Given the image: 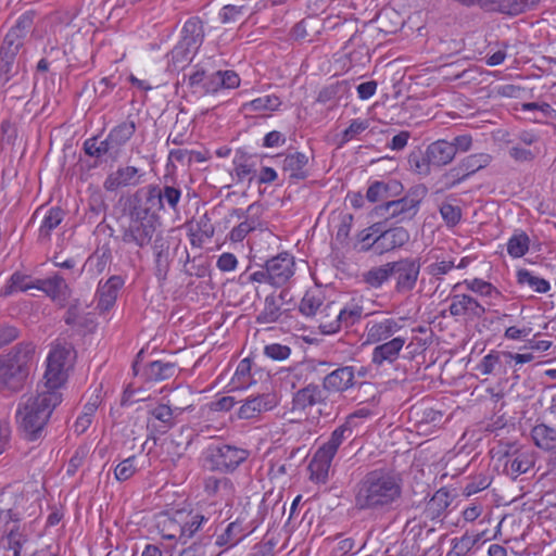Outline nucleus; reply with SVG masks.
<instances>
[{
	"label": "nucleus",
	"mask_w": 556,
	"mask_h": 556,
	"mask_svg": "<svg viewBox=\"0 0 556 556\" xmlns=\"http://www.w3.org/2000/svg\"><path fill=\"white\" fill-rule=\"evenodd\" d=\"M400 479L389 471L372 470L359 482L355 494L358 509H382L401 495Z\"/></svg>",
	"instance_id": "obj_1"
},
{
	"label": "nucleus",
	"mask_w": 556,
	"mask_h": 556,
	"mask_svg": "<svg viewBox=\"0 0 556 556\" xmlns=\"http://www.w3.org/2000/svg\"><path fill=\"white\" fill-rule=\"evenodd\" d=\"M60 392L39 388L36 395L24 399L16 412L22 430L29 440H36L49 420L53 409L61 403Z\"/></svg>",
	"instance_id": "obj_2"
},
{
	"label": "nucleus",
	"mask_w": 556,
	"mask_h": 556,
	"mask_svg": "<svg viewBox=\"0 0 556 556\" xmlns=\"http://www.w3.org/2000/svg\"><path fill=\"white\" fill-rule=\"evenodd\" d=\"M75 351L68 343H55L51 346L46 358L43 383L39 386L45 391L59 392L65 383L67 374L73 366Z\"/></svg>",
	"instance_id": "obj_3"
},
{
	"label": "nucleus",
	"mask_w": 556,
	"mask_h": 556,
	"mask_svg": "<svg viewBox=\"0 0 556 556\" xmlns=\"http://www.w3.org/2000/svg\"><path fill=\"white\" fill-rule=\"evenodd\" d=\"M352 435V429L349 425L337 427L325 442L314 454L309 463L311 478L317 482H325L338 448Z\"/></svg>",
	"instance_id": "obj_4"
},
{
	"label": "nucleus",
	"mask_w": 556,
	"mask_h": 556,
	"mask_svg": "<svg viewBox=\"0 0 556 556\" xmlns=\"http://www.w3.org/2000/svg\"><path fill=\"white\" fill-rule=\"evenodd\" d=\"M160 226L159 216L149 208L135 206L130 212L129 225L123 232L125 243H134L139 248L148 245Z\"/></svg>",
	"instance_id": "obj_5"
},
{
	"label": "nucleus",
	"mask_w": 556,
	"mask_h": 556,
	"mask_svg": "<svg viewBox=\"0 0 556 556\" xmlns=\"http://www.w3.org/2000/svg\"><path fill=\"white\" fill-rule=\"evenodd\" d=\"M27 375L26 353H10L0 357V392L20 390Z\"/></svg>",
	"instance_id": "obj_6"
},
{
	"label": "nucleus",
	"mask_w": 556,
	"mask_h": 556,
	"mask_svg": "<svg viewBox=\"0 0 556 556\" xmlns=\"http://www.w3.org/2000/svg\"><path fill=\"white\" fill-rule=\"evenodd\" d=\"M249 456L244 448L222 444L210 448L208 458L212 468L219 471H232Z\"/></svg>",
	"instance_id": "obj_7"
},
{
	"label": "nucleus",
	"mask_w": 556,
	"mask_h": 556,
	"mask_svg": "<svg viewBox=\"0 0 556 556\" xmlns=\"http://www.w3.org/2000/svg\"><path fill=\"white\" fill-rule=\"evenodd\" d=\"M404 317L371 319L365 326L366 343H380L392 339L404 328Z\"/></svg>",
	"instance_id": "obj_8"
},
{
	"label": "nucleus",
	"mask_w": 556,
	"mask_h": 556,
	"mask_svg": "<svg viewBox=\"0 0 556 556\" xmlns=\"http://www.w3.org/2000/svg\"><path fill=\"white\" fill-rule=\"evenodd\" d=\"M392 276H395V289L400 293L412 291L418 280L420 263L416 258H402L391 262Z\"/></svg>",
	"instance_id": "obj_9"
},
{
	"label": "nucleus",
	"mask_w": 556,
	"mask_h": 556,
	"mask_svg": "<svg viewBox=\"0 0 556 556\" xmlns=\"http://www.w3.org/2000/svg\"><path fill=\"white\" fill-rule=\"evenodd\" d=\"M409 232L403 227H395L382 230L379 224V232L374 238L371 245H375V254L383 255L390 251L402 248L409 241Z\"/></svg>",
	"instance_id": "obj_10"
},
{
	"label": "nucleus",
	"mask_w": 556,
	"mask_h": 556,
	"mask_svg": "<svg viewBox=\"0 0 556 556\" xmlns=\"http://www.w3.org/2000/svg\"><path fill=\"white\" fill-rule=\"evenodd\" d=\"M204 492L207 500L217 501L225 506H230L236 495V488L227 477L208 476L204 479Z\"/></svg>",
	"instance_id": "obj_11"
},
{
	"label": "nucleus",
	"mask_w": 556,
	"mask_h": 556,
	"mask_svg": "<svg viewBox=\"0 0 556 556\" xmlns=\"http://www.w3.org/2000/svg\"><path fill=\"white\" fill-rule=\"evenodd\" d=\"M198 514L193 510H176V521H173L175 526V532L166 534V539L180 540L186 543L191 539L204 525L202 520L198 518Z\"/></svg>",
	"instance_id": "obj_12"
},
{
	"label": "nucleus",
	"mask_w": 556,
	"mask_h": 556,
	"mask_svg": "<svg viewBox=\"0 0 556 556\" xmlns=\"http://www.w3.org/2000/svg\"><path fill=\"white\" fill-rule=\"evenodd\" d=\"M271 275V286L282 287L294 275L295 261L289 253H280L266 262Z\"/></svg>",
	"instance_id": "obj_13"
},
{
	"label": "nucleus",
	"mask_w": 556,
	"mask_h": 556,
	"mask_svg": "<svg viewBox=\"0 0 556 556\" xmlns=\"http://www.w3.org/2000/svg\"><path fill=\"white\" fill-rule=\"evenodd\" d=\"M450 300L448 312L455 318H479L485 313L484 306L468 294H454Z\"/></svg>",
	"instance_id": "obj_14"
},
{
	"label": "nucleus",
	"mask_w": 556,
	"mask_h": 556,
	"mask_svg": "<svg viewBox=\"0 0 556 556\" xmlns=\"http://www.w3.org/2000/svg\"><path fill=\"white\" fill-rule=\"evenodd\" d=\"M406 337L396 336L390 340L380 342L371 353V363L376 366L393 364L400 357L401 351L406 344Z\"/></svg>",
	"instance_id": "obj_15"
},
{
	"label": "nucleus",
	"mask_w": 556,
	"mask_h": 556,
	"mask_svg": "<svg viewBox=\"0 0 556 556\" xmlns=\"http://www.w3.org/2000/svg\"><path fill=\"white\" fill-rule=\"evenodd\" d=\"M21 47L15 33H9L0 49V83L7 84L12 76L13 64Z\"/></svg>",
	"instance_id": "obj_16"
},
{
	"label": "nucleus",
	"mask_w": 556,
	"mask_h": 556,
	"mask_svg": "<svg viewBox=\"0 0 556 556\" xmlns=\"http://www.w3.org/2000/svg\"><path fill=\"white\" fill-rule=\"evenodd\" d=\"M308 157L305 153L293 152L282 156L281 170L291 182H299L308 176Z\"/></svg>",
	"instance_id": "obj_17"
},
{
	"label": "nucleus",
	"mask_w": 556,
	"mask_h": 556,
	"mask_svg": "<svg viewBox=\"0 0 556 556\" xmlns=\"http://www.w3.org/2000/svg\"><path fill=\"white\" fill-rule=\"evenodd\" d=\"M355 383V371L353 366H344L334 369L324 379V388L329 392H343Z\"/></svg>",
	"instance_id": "obj_18"
},
{
	"label": "nucleus",
	"mask_w": 556,
	"mask_h": 556,
	"mask_svg": "<svg viewBox=\"0 0 556 556\" xmlns=\"http://www.w3.org/2000/svg\"><path fill=\"white\" fill-rule=\"evenodd\" d=\"M124 283L125 280L121 276H112L99 287L98 308L102 313L110 311L114 306L118 292Z\"/></svg>",
	"instance_id": "obj_19"
},
{
	"label": "nucleus",
	"mask_w": 556,
	"mask_h": 556,
	"mask_svg": "<svg viewBox=\"0 0 556 556\" xmlns=\"http://www.w3.org/2000/svg\"><path fill=\"white\" fill-rule=\"evenodd\" d=\"M139 182L138 168L135 166L119 167L104 180V189L115 191L121 187L135 186Z\"/></svg>",
	"instance_id": "obj_20"
},
{
	"label": "nucleus",
	"mask_w": 556,
	"mask_h": 556,
	"mask_svg": "<svg viewBox=\"0 0 556 556\" xmlns=\"http://www.w3.org/2000/svg\"><path fill=\"white\" fill-rule=\"evenodd\" d=\"M275 404V396L271 394H261L254 397H249L241 405L239 416L244 419H250L262 412L271 409Z\"/></svg>",
	"instance_id": "obj_21"
},
{
	"label": "nucleus",
	"mask_w": 556,
	"mask_h": 556,
	"mask_svg": "<svg viewBox=\"0 0 556 556\" xmlns=\"http://www.w3.org/2000/svg\"><path fill=\"white\" fill-rule=\"evenodd\" d=\"M465 286L469 291L488 300L490 305L496 304L502 298V292L491 282L481 278L465 279L463 282L457 283L455 288Z\"/></svg>",
	"instance_id": "obj_22"
},
{
	"label": "nucleus",
	"mask_w": 556,
	"mask_h": 556,
	"mask_svg": "<svg viewBox=\"0 0 556 556\" xmlns=\"http://www.w3.org/2000/svg\"><path fill=\"white\" fill-rule=\"evenodd\" d=\"M455 157V147L446 140L432 142L427 149L428 162L434 166H443Z\"/></svg>",
	"instance_id": "obj_23"
},
{
	"label": "nucleus",
	"mask_w": 556,
	"mask_h": 556,
	"mask_svg": "<svg viewBox=\"0 0 556 556\" xmlns=\"http://www.w3.org/2000/svg\"><path fill=\"white\" fill-rule=\"evenodd\" d=\"M36 289L43 291L53 301H58L60 303H63L68 294V287L65 280L59 275L37 280Z\"/></svg>",
	"instance_id": "obj_24"
},
{
	"label": "nucleus",
	"mask_w": 556,
	"mask_h": 556,
	"mask_svg": "<svg viewBox=\"0 0 556 556\" xmlns=\"http://www.w3.org/2000/svg\"><path fill=\"white\" fill-rule=\"evenodd\" d=\"M419 201L415 198H402L400 200L390 201L386 204V210L390 216L397 217L400 220L410 219L418 211Z\"/></svg>",
	"instance_id": "obj_25"
},
{
	"label": "nucleus",
	"mask_w": 556,
	"mask_h": 556,
	"mask_svg": "<svg viewBox=\"0 0 556 556\" xmlns=\"http://www.w3.org/2000/svg\"><path fill=\"white\" fill-rule=\"evenodd\" d=\"M101 403L100 392L96 391L84 405L83 412L77 417L74 424V430L76 433H84L92 424L94 414Z\"/></svg>",
	"instance_id": "obj_26"
},
{
	"label": "nucleus",
	"mask_w": 556,
	"mask_h": 556,
	"mask_svg": "<svg viewBox=\"0 0 556 556\" xmlns=\"http://www.w3.org/2000/svg\"><path fill=\"white\" fill-rule=\"evenodd\" d=\"M204 38L203 24L199 17L189 18L181 30L180 41L191 46V48H198L202 45Z\"/></svg>",
	"instance_id": "obj_27"
},
{
	"label": "nucleus",
	"mask_w": 556,
	"mask_h": 556,
	"mask_svg": "<svg viewBox=\"0 0 556 556\" xmlns=\"http://www.w3.org/2000/svg\"><path fill=\"white\" fill-rule=\"evenodd\" d=\"M481 535H472L470 532H465L459 538H454L451 541V549L446 556H467L475 547H480Z\"/></svg>",
	"instance_id": "obj_28"
},
{
	"label": "nucleus",
	"mask_w": 556,
	"mask_h": 556,
	"mask_svg": "<svg viewBox=\"0 0 556 556\" xmlns=\"http://www.w3.org/2000/svg\"><path fill=\"white\" fill-rule=\"evenodd\" d=\"M534 465L533 456L528 452H521L509 458L505 464V471L513 479L526 473Z\"/></svg>",
	"instance_id": "obj_29"
},
{
	"label": "nucleus",
	"mask_w": 556,
	"mask_h": 556,
	"mask_svg": "<svg viewBox=\"0 0 556 556\" xmlns=\"http://www.w3.org/2000/svg\"><path fill=\"white\" fill-rule=\"evenodd\" d=\"M281 105L280 99L275 94H266L242 104V110L249 113H265L277 111Z\"/></svg>",
	"instance_id": "obj_30"
},
{
	"label": "nucleus",
	"mask_w": 556,
	"mask_h": 556,
	"mask_svg": "<svg viewBox=\"0 0 556 556\" xmlns=\"http://www.w3.org/2000/svg\"><path fill=\"white\" fill-rule=\"evenodd\" d=\"M516 276L517 282L520 286L528 287L534 292L546 293L551 289V285L546 279L535 275L533 271L529 269H519Z\"/></svg>",
	"instance_id": "obj_31"
},
{
	"label": "nucleus",
	"mask_w": 556,
	"mask_h": 556,
	"mask_svg": "<svg viewBox=\"0 0 556 556\" xmlns=\"http://www.w3.org/2000/svg\"><path fill=\"white\" fill-rule=\"evenodd\" d=\"M136 124L132 121H126L115 126L109 134L105 143L112 147L124 146L135 134Z\"/></svg>",
	"instance_id": "obj_32"
},
{
	"label": "nucleus",
	"mask_w": 556,
	"mask_h": 556,
	"mask_svg": "<svg viewBox=\"0 0 556 556\" xmlns=\"http://www.w3.org/2000/svg\"><path fill=\"white\" fill-rule=\"evenodd\" d=\"M176 365L170 362L164 361H154L151 362L144 369V375L147 379L161 381L166 380L175 376L176 374Z\"/></svg>",
	"instance_id": "obj_33"
},
{
	"label": "nucleus",
	"mask_w": 556,
	"mask_h": 556,
	"mask_svg": "<svg viewBox=\"0 0 556 556\" xmlns=\"http://www.w3.org/2000/svg\"><path fill=\"white\" fill-rule=\"evenodd\" d=\"M392 276L391 262L381 266L372 267L362 274V280L370 288H380Z\"/></svg>",
	"instance_id": "obj_34"
},
{
	"label": "nucleus",
	"mask_w": 556,
	"mask_h": 556,
	"mask_svg": "<svg viewBox=\"0 0 556 556\" xmlns=\"http://www.w3.org/2000/svg\"><path fill=\"white\" fill-rule=\"evenodd\" d=\"M180 198L181 191L178 188L165 186L163 190H160L157 187H152L149 190L148 199H157L161 208L163 207V202L165 201L172 210H176Z\"/></svg>",
	"instance_id": "obj_35"
},
{
	"label": "nucleus",
	"mask_w": 556,
	"mask_h": 556,
	"mask_svg": "<svg viewBox=\"0 0 556 556\" xmlns=\"http://www.w3.org/2000/svg\"><path fill=\"white\" fill-rule=\"evenodd\" d=\"M362 315H363V306L358 302L353 300V301L346 303L340 309V312L337 316L338 328H340V327L348 328V327L355 325L362 318Z\"/></svg>",
	"instance_id": "obj_36"
},
{
	"label": "nucleus",
	"mask_w": 556,
	"mask_h": 556,
	"mask_svg": "<svg viewBox=\"0 0 556 556\" xmlns=\"http://www.w3.org/2000/svg\"><path fill=\"white\" fill-rule=\"evenodd\" d=\"M320 400L321 392L318 387L309 384L294 394L293 405L295 408L305 409L317 404Z\"/></svg>",
	"instance_id": "obj_37"
},
{
	"label": "nucleus",
	"mask_w": 556,
	"mask_h": 556,
	"mask_svg": "<svg viewBox=\"0 0 556 556\" xmlns=\"http://www.w3.org/2000/svg\"><path fill=\"white\" fill-rule=\"evenodd\" d=\"M370 126L368 118H353L349 126L340 134L339 147H343L352 140H359L361 135Z\"/></svg>",
	"instance_id": "obj_38"
},
{
	"label": "nucleus",
	"mask_w": 556,
	"mask_h": 556,
	"mask_svg": "<svg viewBox=\"0 0 556 556\" xmlns=\"http://www.w3.org/2000/svg\"><path fill=\"white\" fill-rule=\"evenodd\" d=\"M534 444L543 450H552L553 443L556 441V430L541 424L535 426L531 431Z\"/></svg>",
	"instance_id": "obj_39"
},
{
	"label": "nucleus",
	"mask_w": 556,
	"mask_h": 556,
	"mask_svg": "<svg viewBox=\"0 0 556 556\" xmlns=\"http://www.w3.org/2000/svg\"><path fill=\"white\" fill-rule=\"evenodd\" d=\"M530 245V238L523 231H516L507 241V253L513 258L522 257Z\"/></svg>",
	"instance_id": "obj_40"
},
{
	"label": "nucleus",
	"mask_w": 556,
	"mask_h": 556,
	"mask_svg": "<svg viewBox=\"0 0 556 556\" xmlns=\"http://www.w3.org/2000/svg\"><path fill=\"white\" fill-rule=\"evenodd\" d=\"M244 529L239 522V520H236L233 522H230L224 533L217 536L216 543L218 545H226V546H235L237 545L243 538Z\"/></svg>",
	"instance_id": "obj_41"
},
{
	"label": "nucleus",
	"mask_w": 556,
	"mask_h": 556,
	"mask_svg": "<svg viewBox=\"0 0 556 556\" xmlns=\"http://www.w3.org/2000/svg\"><path fill=\"white\" fill-rule=\"evenodd\" d=\"M64 212L60 207H51L45 215L40 228L39 237L49 238L53 229H55L63 220Z\"/></svg>",
	"instance_id": "obj_42"
},
{
	"label": "nucleus",
	"mask_w": 556,
	"mask_h": 556,
	"mask_svg": "<svg viewBox=\"0 0 556 556\" xmlns=\"http://www.w3.org/2000/svg\"><path fill=\"white\" fill-rule=\"evenodd\" d=\"M198 48H191L187 43L179 41L169 53V60L175 66H184L190 63L195 55Z\"/></svg>",
	"instance_id": "obj_43"
},
{
	"label": "nucleus",
	"mask_w": 556,
	"mask_h": 556,
	"mask_svg": "<svg viewBox=\"0 0 556 556\" xmlns=\"http://www.w3.org/2000/svg\"><path fill=\"white\" fill-rule=\"evenodd\" d=\"M491 160L492 157L488 153L471 154L462 161L460 167L466 173L465 176H469L486 167Z\"/></svg>",
	"instance_id": "obj_44"
},
{
	"label": "nucleus",
	"mask_w": 556,
	"mask_h": 556,
	"mask_svg": "<svg viewBox=\"0 0 556 556\" xmlns=\"http://www.w3.org/2000/svg\"><path fill=\"white\" fill-rule=\"evenodd\" d=\"M154 264H155V277L160 282H163L167 278V274L170 266V261L168 257V253L163 250L162 245L157 244V241L154 245Z\"/></svg>",
	"instance_id": "obj_45"
},
{
	"label": "nucleus",
	"mask_w": 556,
	"mask_h": 556,
	"mask_svg": "<svg viewBox=\"0 0 556 556\" xmlns=\"http://www.w3.org/2000/svg\"><path fill=\"white\" fill-rule=\"evenodd\" d=\"M224 504L213 500H205L201 502L194 511L198 514V518L206 523L211 519H217L222 513Z\"/></svg>",
	"instance_id": "obj_46"
},
{
	"label": "nucleus",
	"mask_w": 556,
	"mask_h": 556,
	"mask_svg": "<svg viewBox=\"0 0 556 556\" xmlns=\"http://www.w3.org/2000/svg\"><path fill=\"white\" fill-rule=\"evenodd\" d=\"M281 315L280 305L274 296L265 299L264 308L257 316L260 324H271L279 319Z\"/></svg>",
	"instance_id": "obj_47"
},
{
	"label": "nucleus",
	"mask_w": 556,
	"mask_h": 556,
	"mask_svg": "<svg viewBox=\"0 0 556 556\" xmlns=\"http://www.w3.org/2000/svg\"><path fill=\"white\" fill-rule=\"evenodd\" d=\"M29 289H36V282H33L26 275L15 273L10 279V283L4 288L3 294L10 295L14 292H25Z\"/></svg>",
	"instance_id": "obj_48"
},
{
	"label": "nucleus",
	"mask_w": 556,
	"mask_h": 556,
	"mask_svg": "<svg viewBox=\"0 0 556 556\" xmlns=\"http://www.w3.org/2000/svg\"><path fill=\"white\" fill-rule=\"evenodd\" d=\"M476 4H479L481 8L486 10L506 11L509 14H518L526 8L525 2L515 3L514 5L508 7L506 4V0H476Z\"/></svg>",
	"instance_id": "obj_49"
},
{
	"label": "nucleus",
	"mask_w": 556,
	"mask_h": 556,
	"mask_svg": "<svg viewBox=\"0 0 556 556\" xmlns=\"http://www.w3.org/2000/svg\"><path fill=\"white\" fill-rule=\"evenodd\" d=\"M28 540L18 529H12L5 538V548L13 553V556H22V552Z\"/></svg>",
	"instance_id": "obj_50"
},
{
	"label": "nucleus",
	"mask_w": 556,
	"mask_h": 556,
	"mask_svg": "<svg viewBox=\"0 0 556 556\" xmlns=\"http://www.w3.org/2000/svg\"><path fill=\"white\" fill-rule=\"evenodd\" d=\"M137 470V458L135 456H130L116 465L114 468V476L117 481L124 482L130 479Z\"/></svg>",
	"instance_id": "obj_51"
},
{
	"label": "nucleus",
	"mask_w": 556,
	"mask_h": 556,
	"mask_svg": "<svg viewBox=\"0 0 556 556\" xmlns=\"http://www.w3.org/2000/svg\"><path fill=\"white\" fill-rule=\"evenodd\" d=\"M257 226V223L253 218H245L238 226L233 227L228 233V239L233 243H239L253 231Z\"/></svg>",
	"instance_id": "obj_52"
},
{
	"label": "nucleus",
	"mask_w": 556,
	"mask_h": 556,
	"mask_svg": "<svg viewBox=\"0 0 556 556\" xmlns=\"http://www.w3.org/2000/svg\"><path fill=\"white\" fill-rule=\"evenodd\" d=\"M450 494L447 491L441 489L434 493L428 504V509L433 516L439 517L450 505Z\"/></svg>",
	"instance_id": "obj_53"
},
{
	"label": "nucleus",
	"mask_w": 556,
	"mask_h": 556,
	"mask_svg": "<svg viewBox=\"0 0 556 556\" xmlns=\"http://www.w3.org/2000/svg\"><path fill=\"white\" fill-rule=\"evenodd\" d=\"M503 353L491 351L489 354L483 356L477 366V369L484 376L493 374L501 364V357Z\"/></svg>",
	"instance_id": "obj_54"
},
{
	"label": "nucleus",
	"mask_w": 556,
	"mask_h": 556,
	"mask_svg": "<svg viewBox=\"0 0 556 556\" xmlns=\"http://www.w3.org/2000/svg\"><path fill=\"white\" fill-rule=\"evenodd\" d=\"M379 232V223L374 224L358 232L357 239L362 243L361 251H372L375 253V245H371L374 238Z\"/></svg>",
	"instance_id": "obj_55"
},
{
	"label": "nucleus",
	"mask_w": 556,
	"mask_h": 556,
	"mask_svg": "<svg viewBox=\"0 0 556 556\" xmlns=\"http://www.w3.org/2000/svg\"><path fill=\"white\" fill-rule=\"evenodd\" d=\"M264 354L273 361H286L291 354V349L288 345L280 343H270L265 345Z\"/></svg>",
	"instance_id": "obj_56"
},
{
	"label": "nucleus",
	"mask_w": 556,
	"mask_h": 556,
	"mask_svg": "<svg viewBox=\"0 0 556 556\" xmlns=\"http://www.w3.org/2000/svg\"><path fill=\"white\" fill-rule=\"evenodd\" d=\"M321 305L319 298L312 293H306L300 304V311L303 315L309 317L314 316Z\"/></svg>",
	"instance_id": "obj_57"
},
{
	"label": "nucleus",
	"mask_w": 556,
	"mask_h": 556,
	"mask_svg": "<svg viewBox=\"0 0 556 556\" xmlns=\"http://www.w3.org/2000/svg\"><path fill=\"white\" fill-rule=\"evenodd\" d=\"M243 14V7L227 4L218 13L219 21L223 24L237 22Z\"/></svg>",
	"instance_id": "obj_58"
},
{
	"label": "nucleus",
	"mask_w": 556,
	"mask_h": 556,
	"mask_svg": "<svg viewBox=\"0 0 556 556\" xmlns=\"http://www.w3.org/2000/svg\"><path fill=\"white\" fill-rule=\"evenodd\" d=\"M250 371H251V363L249 359L244 358L242 359L235 371L232 381H238L237 387L244 388L249 383L250 379Z\"/></svg>",
	"instance_id": "obj_59"
},
{
	"label": "nucleus",
	"mask_w": 556,
	"mask_h": 556,
	"mask_svg": "<svg viewBox=\"0 0 556 556\" xmlns=\"http://www.w3.org/2000/svg\"><path fill=\"white\" fill-rule=\"evenodd\" d=\"M440 213L442 218L450 225H456L462 217V212L458 206L452 205L450 203H444L440 207Z\"/></svg>",
	"instance_id": "obj_60"
},
{
	"label": "nucleus",
	"mask_w": 556,
	"mask_h": 556,
	"mask_svg": "<svg viewBox=\"0 0 556 556\" xmlns=\"http://www.w3.org/2000/svg\"><path fill=\"white\" fill-rule=\"evenodd\" d=\"M219 81L223 89H236L240 86V77L232 70L218 71Z\"/></svg>",
	"instance_id": "obj_61"
},
{
	"label": "nucleus",
	"mask_w": 556,
	"mask_h": 556,
	"mask_svg": "<svg viewBox=\"0 0 556 556\" xmlns=\"http://www.w3.org/2000/svg\"><path fill=\"white\" fill-rule=\"evenodd\" d=\"M151 414L155 419L160 420L167 427H170L173 425L174 410L169 405H157L155 408L152 409Z\"/></svg>",
	"instance_id": "obj_62"
},
{
	"label": "nucleus",
	"mask_w": 556,
	"mask_h": 556,
	"mask_svg": "<svg viewBox=\"0 0 556 556\" xmlns=\"http://www.w3.org/2000/svg\"><path fill=\"white\" fill-rule=\"evenodd\" d=\"M216 266L220 271H233L238 266V260L235 254L225 252L219 255Z\"/></svg>",
	"instance_id": "obj_63"
},
{
	"label": "nucleus",
	"mask_w": 556,
	"mask_h": 556,
	"mask_svg": "<svg viewBox=\"0 0 556 556\" xmlns=\"http://www.w3.org/2000/svg\"><path fill=\"white\" fill-rule=\"evenodd\" d=\"M452 268H454V263L452 261H440L430 264L427 267V273L435 278H440L443 275H446Z\"/></svg>",
	"instance_id": "obj_64"
}]
</instances>
